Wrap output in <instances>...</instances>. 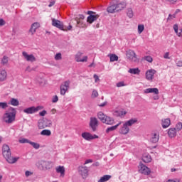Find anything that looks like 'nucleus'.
<instances>
[{
	"label": "nucleus",
	"instance_id": "obj_30",
	"mask_svg": "<svg viewBox=\"0 0 182 182\" xmlns=\"http://www.w3.org/2000/svg\"><path fill=\"white\" fill-rule=\"evenodd\" d=\"M36 80L37 83H38L40 85V86H45V85H46V80L43 77H37L36 78Z\"/></svg>",
	"mask_w": 182,
	"mask_h": 182
},
{
	"label": "nucleus",
	"instance_id": "obj_12",
	"mask_svg": "<svg viewBox=\"0 0 182 182\" xmlns=\"http://www.w3.org/2000/svg\"><path fill=\"white\" fill-rule=\"evenodd\" d=\"M126 56L130 62H137V55L134 50H129L126 52Z\"/></svg>",
	"mask_w": 182,
	"mask_h": 182
},
{
	"label": "nucleus",
	"instance_id": "obj_57",
	"mask_svg": "<svg viewBox=\"0 0 182 182\" xmlns=\"http://www.w3.org/2000/svg\"><path fill=\"white\" fill-rule=\"evenodd\" d=\"M166 1L167 2H169V4H171V5H174L177 4L178 0H166Z\"/></svg>",
	"mask_w": 182,
	"mask_h": 182
},
{
	"label": "nucleus",
	"instance_id": "obj_26",
	"mask_svg": "<svg viewBox=\"0 0 182 182\" xmlns=\"http://www.w3.org/2000/svg\"><path fill=\"white\" fill-rule=\"evenodd\" d=\"M168 136L173 139V137H176L177 136V131L176 130V128H170L168 130Z\"/></svg>",
	"mask_w": 182,
	"mask_h": 182
},
{
	"label": "nucleus",
	"instance_id": "obj_51",
	"mask_svg": "<svg viewBox=\"0 0 182 182\" xmlns=\"http://www.w3.org/2000/svg\"><path fill=\"white\" fill-rule=\"evenodd\" d=\"M31 176H33V172L31 171H25V176L26 177H31Z\"/></svg>",
	"mask_w": 182,
	"mask_h": 182
},
{
	"label": "nucleus",
	"instance_id": "obj_11",
	"mask_svg": "<svg viewBox=\"0 0 182 182\" xmlns=\"http://www.w3.org/2000/svg\"><path fill=\"white\" fill-rule=\"evenodd\" d=\"M22 56L23 59H24V60H26V62H30L31 63L36 62V57H35L33 54H29L26 51H23Z\"/></svg>",
	"mask_w": 182,
	"mask_h": 182
},
{
	"label": "nucleus",
	"instance_id": "obj_59",
	"mask_svg": "<svg viewBox=\"0 0 182 182\" xmlns=\"http://www.w3.org/2000/svg\"><path fill=\"white\" fill-rule=\"evenodd\" d=\"M107 102H104L103 103H102V104H100V105H98V106L100 107H105V106H107Z\"/></svg>",
	"mask_w": 182,
	"mask_h": 182
},
{
	"label": "nucleus",
	"instance_id": "obj_16",
	"mask_svg": "<svg viewBox=\"0 0 182 182\" xmlns=\"http://www.w3.org/2000/svg\"><path fill=\"white\" fill-rule=\"evenodd\" d=\"M160 139V134L157 132H154L151 134L149 141L150 143H158Z\"/></svg>",
	"mask_w": 182,
	"mask_h": 182
},
{
	"label": "nucleus",
	"instance_id": "obj_40",
	"mask_svg": "<svg viewBox=\"0 0 182 182\" xmlns=\"http://www.w3.org/2000/svg\"><path fill=\"white\" fill-rule=\"evenodd\" d=\"M106 116L102 112H99L97 114V117L103 123V121L106 118Z\"/></svg>",
	"mask_w": 182,
	"mask_h": 182
},
{
	"label": "nucleus",
	"instance_id": "obj_23",
	"mask_svg": "<svg viewBox=\"0 0 182 182\" xmlns=\"http://www.w3.org/2000/svg\"><path fill=\"white\" fill-rule=\"evenodd\" d=\"M7 76L8 74L6 73V70L4 69L0 70V82H5Z\"/></svg>",
	"mask_w": 182,
	"mask_h": 182
},
{
	"label": "nucleus",
	"instance_id": "obj_29",
	"mask_svg": "<svg viewBox=\"0 0 182 182\" xmlns=\"http://www.w3.org/2000/svg\"><path fill=\"white\" fill-rule=\"evenodd\" d=\"M126 6L127 4H126V2L124 1H122L116 4L115 6L117 8V12L119 11H122V9H124V8H126Z\"/></svg>",
	"mask_w": 182,
	"mask_h": 182
},
{
	"label": "nucleus",
	"instance_id": "obj_28",
	"mask_svg": "<svg viewBox=\"0 0 182 182\" xmlns=\"http://www.w3.org/2000/svg\"><path fill=\"white\" fill-rule=\"evenodd\" d=\"M97 18H99V15H90L87 18V22L88 23H93L95 21H97Z\"/></svg>",
	"mask_w": 182,
	"mask_h": 182
},
{
	"label": "nucleus",
	"instance_id": "obj_25",
	"mask_svg": "<svg viewBox=\"0 0 182 182\" xmlns=\"http://www.w3.org/2000/svg\"><path fill=\"white\" fill-rule=\"evenodd\" d=\"M126 114H127V112L125 110H119L114 112V116H117V117H124Z\"/></svg>",
	"mask_w": 182,
	"mask_h": 182
},
{
	"label": "nucleus",
	"instance_id": "obj_9",
	"mask_svg": "<svg viewBox=\"0 0 182 182\" xmlns=\"http://www.w3.org/2000/svg\"><path fill=\"white\" fill-rule=\"evenodd\" d=\"M69 87H70V80H67L61 83L60 86V93L61 96H65V95H66V92L69 90Z\"/></svg>",
	"mask_w": 182,
	"mask_h": 182
},
{
	"label": "nucleus",
	"instance_id": "obj_50",
	"mask_svg": "<svg viewBox=\"0 0 182 182\" xmlns=\"http://www.w3.org/2000/svg\"><path fill=\"white\" fill-rule=\"evenodd\" d=\"M144 60H146V62H149V63H151V62H153V58H151V56L150 55L144 57Z\"/></svg>",
	"mask_w": 182,
	"mask_h": 182
},
{
	"label": "nucleus",
	"instance_id": "obj_56",
	"mask_svg": "<svg viewBox=\"0 0 182 182\" xmlns=\"http://www.w3.org/2000/svg\"><path fill=\"white\" fill-rule=\"evenodd\" d=\"M94 79H95V83H97V82H100V79L99 78V76H97V75L96 74L94 75Z\"/></svg>",
	"mask_w": 182,
	"mask_h": 182
},
{
	"label": "nucleus",
	"instance_id": "obj_3",
	"mask_svg": "<svg viewBox=\"0 0 182 182\" xmlns=\"http://www.w3.org/2000/svg\"><path fill=\"white\" fill-rule=\"evenodd\" d=\"M2 153L4 159H6V161L10 164H14L19 160V158L12 157V156H11V149H9V146L6 144L3 146Z\"/></svg>",
	"mask_w": 182,
	"mask_h": 182
},
{
	"label": "nucleus",
	"instance_id": "obj_39",
	"mask_svg": "<svg viewBox=\"0 0 182 182\" xmlns=\"http://www.w3.org/2000/svg\"><path fill=\"white\" fill-rule=\"evenodd\" d=\"M77 23L78 28H87V25H86V23L83 22V20H77Z\"/></svg>",
	"mask_w": 182,
	"mask_h": 182
},
{
	"label": "nucleus",
	"instance_id": "obj_62",
	"mask_svg": "<svg viewBox=\"0 0 182 182\" xmlns=\"http://www.w3.org/2000/svg\"><path fill=\"white\" fill-rule=\"evenodd\" d=\"M176 66L181 68L182 66V61L181 60H178L176 62Z\"/></svg>",
	"mask_w": 182,
	"mask_h": 182
},
{
	"label": "nucleus",
	"instance_id": "obj_7",
	"mask_svg": "<svg viewBox=\"0 0 182 182\" xmlns=\"http://www.w3.org/2000/svg\"><path fill=\"white\" fill-rule=\"evenodd\" d=\"M144 93L145 95H148V93H152L154 95L152 97L154 100H159L160 99V97L159 96V88H146L144 90Z\"/></svg>",
	"mask_w": 182,
	"mask_h": 182
},
{
	"label": "nucleus",
	"instance_id": "obj_49",
	"mask_svg": "<svg viewBox=\"0 0 182 182\" xmlns=\"http://www.w3.org/2000/svg\"><path fill=\"white\" fill-rule=\"evenodd\" d=\"M124 86H127V85L126 83H124V81H121V82L117 83V87H123Z\"/></svg>",
	"mask_w": 182,
	"mask_h": 182
},
{
	"label": "nucleus",
	"instance_id": "obj_64",
	"mask_svg": "<svg viewBox=\"0 0 182 182\" xmlns=\"http://www.w3.org/2000/svg\"><path fill=\"white\" fill-rule=\"evenodd\" d=\"M50 113L52 114H55L56 113V109L53 108L50 110Z\"/></svg>",
	"mask_w": 182,
	"mask_h": 182
},
{
	"label": "nucleus",
	"instance_id": "obj_47",
	"mask_svg": "<svg viewBox=\"0 0 182 182\" xmlns=\"http://www.w3.org/2000/svg\"><path fill=\"white\" fill-rule=\"evenodd\" d=\"M55 60H62V53H58L54 57Z\"/></svg>",
	"mask_w": 182,
	"mask_h": 182
},
{
	"label": "nucleus",
	"instance_id": "obj_4",
	"mask_svg": "<svg viewBox=\"0 0 182 182\" xmlns=\"http://www.w3.org/2000/svg\"><path fill=\"white\" fill-rule=\"evenodd\" d=\"M37 167L40 168V170H50L53 167V163L51 161H40L36 164Z\"/></svg>",
	"mask_w": 182,
	"mask_h": 182
},
{
	"label": "nucleus",
	"instance_id": "obj_60",
	"mask_svg": "<svg viewBox=\"0 0 182 182\" xmlns=\"http://www.w3.org/2000/svg\"><path fill=\"white\" fill-rule=\"evenodd\" d=\"M89 163H93V160H92V159H87V160L85 161L84 164H85V165L89 164Z\"/></svg>",
	"mask_w": 182,
	"mask_h": 182
},
{
	"label": "nucleus",
	"instance_id": "obj_43",
	"mask_svg": "<svg viewBox=\"0 0 182 182\" xmlns=\"http://www.w3.org/2000/svg\"><path fill=\"white\" fill-rule=\"evenodd\" d=\"M143 31H144V24H139L138 25V33H142Z\"/></svg>",
	"mask_w": 182,
	"mask_h": 182
},
{
	"label": "nucleus",
	"instance_id": "obj_38",
	"mask_svg": "<svg viewBox=\"0 0 182 182\" xmlns=\"http://www.w3.org/2000/svg\"><path fill=\"white\" fill-rule=\"evenodd\" d=\"M52 134V132L49 129H43V131L41 132V136H49Z\"/></svg>",
	"mask_w": 182,
	"mask_h": 182
},
{
	"label": "nucleus",
	"instance_id": "obj_44",
	"mask_svg": "<svg viewBox=\"0 0 182 182\" xmlns=\"http://www.w3.org/2000/svg\"><path fill=\"white\" fill-rule=\"evenodd\" d=\"M175 129L177 132H181V130H182V122H178L176 125Z\"/></svg>",
	"mask_w": 182,
	"mask_h": 182
},
{
	"label": "nucleus",
	"instance_id": "obj_63",
	"mask_svg": "<svg viewBox=\"0 0 182 182\" xmlns=\"http://www.w3.org/2000/svg\"><path fill=\"white\" fill-rule=\"evenodd\" d=\"M26 72H32V68H31V66L26 67Z\"/></svg>",
	"mask_w": 182,
	"mask_h": 182
},
{
	"label": "nucleus",
	"instance_id": "obj_36",
	"mask_svg": "<svg viewBox=\"0 0 182 182\" xmlns=\"http://www.w3.org/2000/svg\"><path fill=\"white\" fill-rule=\"evenodd\" d=\"M8 62H9V58H8V56L4 55L1 60V64L3 66H7L8 65Z\"/></svg>",
	"mask_w": 182,
	"mask_h": 182
},
{
	"label": "nucleus",
	"instance_id": "obj_21",
	"mask_svg": "<svg viewBox=\"0 0 182 182\" xmlns=\"http://www.w3.org/2000/svg\"><path fill=\"white\" fill-rule=\"evenodd\" d=\"M102 123L112 126L114 123V119L107 115L105 119L102 121Z\"/></svg>",
	"mask_w": 182,
	"mask_h": 182
},
{
	"label": "nucleus",
	"instance_id": "obj_32",
	"mask_svg": "<svg viewBox=\"0 0 182 182\" xmlns=\"http://www.w3.org/2000/svg\"><path fill=\"white\" fill-rule=\"evenodd\" d=\"M120 124H122V122H119L118 124H117L114 125V126L108 127V128L106 129V133H109V132H114V130H117V127H119L120 126Z\"/></svg>",
	"mask_w": 182,
	"mask_h": 182
},
{
	"label": "nucleus",
	"instance_id": "obj_20",
	"mask_svg": "<svg viewBox=\"0 0 182 182\" xmlns=\"http://www.w3.org/2000/svg\"><path fill=\"white\" fill-rule=\"evenodd\" d=\"M40 26H41V24H39V23L38 22L33 23L31 25V27L30 28V31H29L31 35H33L35 32H36V29H38Z\"/></svg>",
	"mask_w": 182,
	"mask_h": 182
},
{
	"label": "nucleus",
	"instance_id": "obj_54",
	"mask_svg": "<svg viewBox=\"0 0 182 182\" xmlns=\"http://www.w3.org/2000/svg\"><path fill=\"white\" fill-rule=\"evenodd\" d=\"M48 112H46V110H43L39 112V116H41V117L46 116Z\"/></svg>",
	"mask_w": 182,
	"mask_h": 182
},
{
	"label": "nucleus",
	"instance_id": "obj_41",
	"mask_svg": "<svg viewBox=\"0 0 182 182\" xmlns=\"http://www.w3.org/2000/svg\"><path fill=\"white\" fill-rule=\"evenodd\" d=\"M29 144H31V146H32V147H33V149H36V150H38V149L41 148V144H39L36 142L30 141Z\"/></svg>",
	"mask_w": 182,
	"mask_h": 182
},
{
	"label": "nucleus",
	"instance_id": "obj_2",
	"mask_svg": "<svg viewBox=\"0 0 182 182\" xmlns=\"http://www.w3.org/2000/svg\"><path fill=\"white\" fill-rule=\"evenodd\" d=\"M136 123H137L136 118H133L124 122L119 129V134H122L123 136L129 134V133H130V127L133 126V124H136Z\"/></svg>",
	"mask_w": 182,
	"mask_h": 182
},
{
	"label": "nucleus",
	"instance_id": "obj_61",
	"mask_svg": "<svg viewBox=\"0 0 182 182\" xmlns=\"http://www.w3.org/2000/svg\"><path fill=\"white\" fill-rule=\"evenodd\" d=\"M166 182H180L178 179H168Z\"/></svg>",
	"mask_w": 182,
	"mask_h": 182
},
{
	"label": "nucleus",
	"instance_id": "obj_1",
	"mask_svg": "<svg viewBox=\"0 0 182 182\" xmlns=\"http://www.w3.org/2000/svg\"><path fill=\"white\" fill-rule=\"evenodd\" d=\"M16 119V109L10 107L7 111L3 114L2 120L7 124H12Z\"/></svg>",
	"mask_w": 182,
	"mask_h": 182
},
{
	"label": "nucleus",
	"instance_id": "obj_58",
	"mask_svg": "<svg viewBox=\"0 0 182 182\" xmlns=\"http://www.w3.org/2000/svg\"><path fill=\"white\" fill-rule=\"evenodd\" d=\"M5 23H6L5 20H4V18H0V26H4Z\"/></svg>",
	"mask_w": 182,
	"mask_h": 182
},
{
	"label": "nucleus",
	"instance_id": "obj_46",
	"mask_svg": "<svg viewBox=\"0 0 182 182\" xmlns=\"http://www.w3.org/2000/svg\"><path fill=\"white\" fill-rule=\"evenodd\" d=\"M97 96H99V92H97L96 90H93L91 94V97L92 99H95V97H97Z\"/></svg>",
	"mask_w": 182,
	"mask_h": 182
},
{
	"label": "nucleus",
	"instance_id": "obj_5",
	"mask_svg": "<svg viewBox=\"0 0 182 182\" xmlns=\"http://www.w3.org/2000/svg\"><path fill=\"white\" fill-rule=\"evenodd\" d=\"M138 171L141 174H144V176H150L151 173V170L147 166L144 165L142 162H140L138 166Z\"/></svg>",
	"mask_w": 182,
	"mask_h": 182
},
{
	"label": "nucleus",
	"instance_id": "obj_34",
	"mask_svg": "<svg viewBox=\"0 0 182 182\" xmlns=\"http://www.w3.org/2000/svg\"><path fill=\"white\" fill-rule=\"evenodd\" d=\"M128 73H131V75H140V69L139 68H130L128 70Z\"/></svg>",
	"mask_w": 182,
	"mask_h": 182
},
{
	"label": "nucleus",
	"instance_id": "obj_13",
	"mask_svg": "<svg viewBox=\"0 0 182 182\" xmlns=\"http://www.w3.org/2000/svg\"><path fill=\"white\" fill-rule=\"evenodd\" d=\"M78 172L82 178H87V176H89V169H87V166H79Z\"/></svg>",
	"mask_w": 182,
	"mask_h": 182
},
{
	"label": "nucleus",
	"instance_id": "obj_33",
	"mask_svg": "<svg viewBox=\"0 0 182 182\" xmlns=\"http://www.w3.org/2000/svg\"><path fill=\"white\" fill-rule=\"evenodd\" d=\"M110 178H112V176L104 175L103 176L100 177V178L97 181V182H107V181H109Z\"/></svg>",
	"mask_w": 182,
	"mask_h": 182
},
{
	"label": "nucleus",
	"instance_id": "obj_48",
	"mask_svg": "<svg viewBox=\"0 0 182 182\" xmlns=\"http://www.w3.org/2000/svg\"><path fill=\"white\" fill-rule=\"evenodd\" d=\"M8 107V102H0V109H6Z\"/></svg>",
	"mask_w": 182,
	"mask_h": 182
},
{
	"label": "nucleus",
	"instance_id": "obj_42",
	"mask_svg": "<svg viewBox=\"0 0 182 182\" xmlns=\"http://www.w3.org/2000/svg\"><path fill=\"white\" fill-rule=\"evenodd\" d=\"M127 15L129 18H133V16H134V14L133 13V9H128L127 11Z\"/></svg>",
	"mask_w": 182,
	"mask_h": 182
},
{
	"label": "nucleus",
	"instance_id": "obj_37",
	"mask_svg": "<svg viewBox=\"0 0 182 182\" xmlns=\"http://www.w3.org/2000/svg\"><path fill=\"white\" fill-rule=\"evenodd\" d=\"M110 59V62H117L119 60V57L116 54L108 55Z\"/></svg>",
	"mask_w": 182,
	"mask_h": 182
},
{
	"label": "nucleus",
	"instance_id": "obj_15",
	"mask_svg": "<svg viewBox=\"0 0 182 182\" xmlns=\"http://www.w3.org/2000/svg\"><path fill=\"white\" fill-rule=\"evenodd\" d=\"M83 56V53L78 51L75 55L76 62H87V56Z\"/></svg>",
	"mask_w": 182,
	"mask_h": 182
},
{
	"label": "nucleus",
	"instance_id": "obj_45",
	"mask_svg": "<svg viewBox=\"0 0 182 182\" xmlns=\"http://www.w3.org/2000/svg\"><path fill=\"white\" fill-rule=\"evenodd\" d=\"M18 142L21 143V144H23L25 143H31V141H29L28 139H25V138H21L18 140Z\"/></svg>",
	"mask_w": 182,
	"mask_h": 182
},
{
	"label": "nucleus",
	"instance_id": "obj_19",
	"mask_svg": "<svg viewBox=\"0 0 182 182\" xmlns=\"http://www.w3.org/2000/svg\"><path fill=\"white\" fill-rule=\"evenodd\" d=\"M55 171L58 174H60V177H65V166H58L55 167Z\"/></svg>",
	"mask_w": 182,
	"mask_h": 182
},
{
	"label": "nucleus",
	"instance_id": "obj_53",
	"mask_svg": "<svg viewBox=\"0 0 182 182\" xmlns=\"http://www.w3.org/2000/svg\"><path fill=\"white\" fill-rule=\"evenodd\" d=\"M59 100V97L58 95H54L52 98V102L53 103H57V102Z\"/></svg>",
	"mask_w": 182,
	"mask_h": 182
},
{
	"label": "nucleus",
	"instance_id": "obj_35",
	"mask_svg": "<svg viewBox=\"0 0 182 182\" xmlns=\"http://www.w3.org/2000/svg\"><path fill=\"white\" fill-rule=\"evenodd\" d=\"M9 103L11 106L16 107L19 105V100H18V99H16V98H11Z\"/></svg>",
	"mask_w": 182,
	"mask_h": 182
},
{
	"label": "nucleus",
	"instance_id": "obj_6",
	"mask_svg": "<svg viewBox=\"0 0 182 182\" xmlns=\"http://www.w3.org/2000/svg\"><path fill=\"white\" fill-rule=\"evenodd\" d=\"M52 126V120L48 119H41L38 120V127L40 129H46V127H50Z\"/></svg>",
	"mask_w": 182,
	"mask_h": 182
},
{
	"label": "nucleus",
	"instance_id": "obj_8",
	"mask_svg": "<svg viewBox=\"0 0 182 182\" xmlns=\"http://www.w3.org/2000/svg\"><path fill=\"white\" fill-rule=\"evenodd\" d=\"M43 109V106H32L23 109V113L26 114H34V113H38L39 110H42Z\"/></svg>",
	"mask_w": 182,
	"mask_h": 182
},
{
	"label": "nucleus",
	"instance_id": "obj_22",
	"mask_svg": "<svg viewBox=\"0 0 182 182\" xmlns=\"http://www.w3.org/2000/svg\"><path fill=\"white\" fill-rule=\"evenodd\" d=\"M151 156L147 153H145L142 156V161L144 163H151Z\"/></svg>",
	"mask_w": 182,
	"mask_h": 182
},
{
	"label": "nucleus",
	"instance_id": "obj_17",
	"mask_svg": "<svg viewBox=\"0 0 182 182\" xmlns=\"http://www.w3.org/2000/svg\"><path fill=\"white\" fill-rule=\"evenodd\" d=\"M51 21L53 26H55V28L60 29V31H65L63 28V23L60 21L55 19L53 18H51Z\"/></svg>",
	"mask_w": 182,
	"mask_h": 182
},
{
	"label": "nucleus",
	"instance_id": "obj_14",
	"mask_svg": "<svg viewBox=\"0 0 182 182\" xmlns=\"http://www.w3.org/2000/svg\"><path fill=\"white\" fill-rule=\"evenodd\" d=\"M156 71L154 69H150L146 70L145 73L146 80L149 82H153V79H154V75H156Z\"/></svg>",
	"mask_w": 182,
	"mask_h": 182
},
{
	"label": "nucleus",
	"instance_id": "obj_24",
	"mask_svg": "<svg viewBox=\"0 0 182 182\" xmlns=\"http://www.w3.org/2000/svg\"><path fill=\"white\" fill-rule=\"evenodd\" d=\"M173 28L177 36H178V38H182V28L178 29V26L177 24H174Z\"/></svg>",
	"mask_w": 182,
	"mask_h": 182
},
{
	"label": "nucleus",
	"instance_id": "obj_10",
	"mask_svg": "<svg viewBox=\"0 0 182 182\" xmlns=\"http://www.w3.org/2000/svg\"><path fill=\"white\" fill-rule=\"evenodd\" d=\"M81 136L84 140L87 141H92V140H95V139H99V136L96 134H92L90 132H82Z\"/></svg>",
	"mask_w": 182,
	"mask_h": 182
},
{
	"label": "nucleus",
	"instance_id": "obj_52",
	"mask_svg": "<svg viewBox=\"0 0 182 182\" xmlns=\"http://www.w3.org/2000/svg\"><path fill=\"white\" fill-rule=\"evenodd\" d=\"M176 15L173 14H169L168 18H167V21H173V19H174L176 18Z\"/></svg>",
	"mask_w": 182,
	"mask_h": 182
},
{
	"label": "nucleus",
	"instance_id": "obj_18",
	"mask_svg": "<svg viewBox=\"0 0 182 182\" xmlns=\"http://www.w3.org/2000/svg\"><path fill=\"white\" fill-rule=\"evenodd\" d=\"M99 121H97V118L91 117L90 121V127H91L92 132H96V129L98 126Z\"/></svg>",
	"mask_w": 182,
	"mask_h": 182
},
{
	"label": "nucleus",
	"instance_id": "obj_31",
	"mask_svg": "<svg viewBox=\"0 0 182 182\" xmlns=\"http://www.w3.org/2000/svg\"><path fill=\"white\" fill-rule=\"evenodd\" d=\"M107 12H108V14H114V12H117L116 5H111L108 6L107 9Z\"/></svg>",
	"mask_w": 182,
	"mask_h": 182
},
{
	"label": "nucleus",
	"instance_id": "obj_55",
	"mask_svg": "<svg viewBox=\"0 0 182 182\" xmlns=\"http://www.w3.org/2000/svg\"><path fill=\"white\" fill-rule=\"evenodd\" d=\"M164 59H170V53L168 52L165 53V54L164 55Z\"/></svg>",
	"mask_w": 182,
	"mask_h": 182
},
{
	"label": "nucleus",
	"instance_id": "obj_27",
	"mask_svg": "<svg viewBox=\"0 0 182 182\" xmlns=\"http://www.w3.org/2000/svg\"><path fill=\"white\" fill-rule=\"evenodd\" d=\"M171 124V121L169 118L162 119V127L163 129H167Z\"/></svg>",
	"mask_w": 182,
	"mask_h": 182
}]
</instances>
